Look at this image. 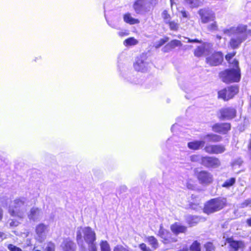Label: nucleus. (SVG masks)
<instances>
[{
  "label": "nucleus",
  "instance_id": "obj_1",
  "mask_svg": "<svg viewBox=\"0 0 251 251\" xmlns=\"http://www.w3.org/2000/svg\"><path fill=\"white\" fill-rule=\"evenodd\" d=\"M223 32L230 37L229 46L233 50L239 48L243 42L251 36V30L248 29L246 25L242 24L225 28Z\"/></svg>",
  "mask_w": 251,
  "mask_h": 251
},
{
  "label": "nucleus",
  "instance_id": "obj_2",
  "mask_svg": "<svg viewBox=\"0 0 251 251\" xmlns=\"http://www.w3.org/2000/svg\"><path fill=\"white\" fill-rule=\"evenodd\" d=\"M28 203L27 198L24 197L18 198L11 202L8 207V212L11 216L22 220L25 216Z\"/></svg>",
  "mask_w": 251,
  "mask_h": 251
},
{
  "label": "nucleus",
  "instance_id": "obj_3",
  "mask_svg": "<svg viewBox=\"0 0 251 251\" xmlns=\"http://www.w3.org/2000/svg\"><path fill=\"white\" fill-rule=\"evenodd\" d=\"M231 64L232 68L226 69L219 74L220 78L226 83L238 82L241 79V71L239 67V62L234 59Z\"/></svg>",
  "mask_w": 251,
  "mask_h": 251
},
{
  "label": "nucleus",
  "instance_id": "obj_4",
  "mask_svg": "<svg viewBox=\"0 0 251 251\" xmlns=\"http://www.w3.org/2000/svg\"><path fill=\"white\" fill-rule=\"evenodd\" d=\"M120 76L125 83L133 85H140L143 83V80L135 73L124 67L119 63L118 65Z\"/></svg>",
  "mask_w": 251,
  "mask_h": 251
},
{
  "label": "nucleus",
  "instance_id": "obj_5",
  "mask_svg": "<svg viewBox=\"0 0 251 251\" xmlns=\"http://www.w3.org/2000/svg\"><path fill=\"white\" fill-rule=\"evenodd\" d=\"M83 237L86 243L95 242L96 236L95 231L90 227H79L76 231V241L77 244L82 245Z\"/></svg>",
  "mask_w": 251,
  "mask_h": 251
},
{
  "label": "nucleus",
  "instance_id": "obj_6",
  "mask_svg": "<svg viewBox=\"0 0 251 251\" xmlns=\"http://www.w3.org/2000/svg\"><path fill=\"white\" fill-rule=\"evenodd\" d=\"M226 204V199L219 197L208 201L204 207V212L209 214L223 209Z\"/></svg>",
  "mask_w": 251,
  "mask_h": 251
},
{
  "label": "nucleus",
  "instance_id": "obj_7",
  "mask_svg": "<svg viewBox=\"0 0 251 251\" xmlns=\"http://www.w3.org/2000/svg\"><path fill=\"white\" fill-rule=\"evenodd\" d=\"M151 66V61L145 54H142L138 56L133 64L135 70L142 73L148 72L150 69Z\"/></svg>",
  "mask_w": 251,
  "mask_h": 251
},
{
  "label": "nucleus",
  "instance_id": "obj_8",
  "mask_svg": "<svg viewBox=\"0 0 251 251\" xmlns=\"http://www.w3.org/2000/svg\"><path fill=\"white\" fill-rule=\"evenodd\" d=\"M239 91V87L237 85L228 86L218 92V98L228 100L232 99Z\"/></svg>",
  "mask_w": 251,
  "mask_h": 251
},
{
  "label": "nucleus",
  "instance_id": "obj_9",
  "mask_svg": "<svg viewBox=\"0 0 251 251\" xmlns=\"http://www.w3.org/2000/svg\"><path fill=\"white\" fill-rule=\"evenodd\" d=\"M198 14L200 16L201 22L203 24L214 21L216 19L214 12L209 8L201 9L199 10Z\"/></svg>",
  "mask_w": 251,
  "mask_h": 251
},
{
  "label": "nucleus",
  "instance_id": "obj_10",
  "mask_svg": "<svg viewBox=\"0 0 251 251\" xmlns=\"http://www.w3.org/2000/svg\"><path fill=\"white\" fill-rule=\"evenodd\" d=\"M158 235L162 239V242L164 244L175 243L177 241L176 238L173 237L170 231L163 228L162 225L160 226Z\"/></svg>",
  "mask_w": 251,
  "mask_h": 251
},
{
  "label": "nucleus",
  "instance_id": "obj_11",
  "mask_svg": "<svg viewBox=\"0 0 251 251\" xmlns=\"http://www.w3.org/2000/svg\"><path fill=\"white\" fill-rule=\"evenodd\" d=\"M201 164L206 168H216L220 166L221 162L218 158L206 156L202 157Z\"/></svg>",
  "mask_w": 251,
  "mask_h": 251
},
{
  "label": "nucleus",
  "instance_id": "obj_12",
  "mask_svg": "<svg viewBox=\"0 0 251 251\" xmlns=\"http://www.w3.org/2000/svg\"><path fill=\"white\" fill-rule=\"evenodd\" d=\"M223 61V54L221 51L215 52L206 58L207 64L212 66L219 65Z\"/></svg>",
  "mask_w": 251,
  "mask_h": 251
},
{
  "label": "nucleus",
  "instance_id": "obj_13",
  "mask_svg": "<svg viewBox=\"0 0 251 251\" xmlns=\"http://www.w3.org/2000/svg\"><path fill=\"white\" fill-rule=\"evenodd\" d=\"M198 179L200 184L208 185L211 183L213 180V175L206 171H201L197 174Z\"/></svg>",
  "mask_w": 251,
  "mask_h": 251
},
{
  "label": "nucleus",
  "instance_id": "obj_14",
  "mask_svg": "<svg viewBox=\"0 0 251 251\" xmlns=\"http://www.w3.org/2000/svg\"><path fill=\"white\" fill-rule=\"evenodd\" d=\"M220 119L222 120H229L236 116V111L232 107H224L219 111Z\"/></svg>",
  "mask_w": 251,
  "mask_h": 251
},
{
  "label": "nucleus",
  "instance_id": "obj_15",
  "mask_svg": "<svg viewBox=\"0 0 251 251\" xmlns=\"http://www.w3.org/2000/svg\"><path fill=\"white\" fill-rule=\"evenodd\" d=\"M147 0H137L134 4L133 8L137 14H141L144 12L149 11L151 6Z\"/></svg>",
  "mask_w": 251,
  "mask_h": 251
},
{
  "label": "nucleus",
  "instance_id": "obj_16",
  "mask_svg": "<svg viewBox=\"0 0 251 251\" xmlns=\"http://www.w3.org/2000/svg\"><path fill=\"white\" fill-rule=\"evenodd\" d=\"M204 151L209 154H221L226 151L225 146L223 144L206 145L204 148Z\"/></svg>",
  "mask_w": 251,
  "mask_h": 251
},
{
  "label": "nucleus",
  "instance_id": "obj_17",
  "mask_svg": "<svg viewBox=\"0 0 251 251\" xmlns=\"http://www.w3.org/2000/svg\"><path fill=\"white\" fill-rule=\"evenodd\" d=\"M231 128L229 123H217L212 126V130L221 134H226Z\"/></svg>",
  "mask_w": 251,
  "mask_h": 251
},
{
  "label": "nucleus",
  "instance_id": "obj_18",
  "mask_svg": "<svg viewBox=\"0 0 251 251\" xmlns=\"http://www.w3.org/2000/svg\"><path fill=\"white\" fill-rule=\"evenodd\" d=\"M227 242L229 244L230 251H243L245 245L242 241L234 240L231 238H228Z\"/></svg>",
  "mask_w": 251,
  "mask_h": 251
},
{
  "label": "nucleus",
  "instance_id": "obj_19",
  "mask_svg": "<svg viewBox=\"0 0 251 251\" xmlns=\"http://www.w3.org/2000/svg\"><path fill=\"white\" fill-rule=\"evenodd\" d=\"M46 226L43 224H40L36 227V239L40 242H42L46 237L45 230Z\"/></svg>",
  "mask_w": 251,
  "mask_h": 251
},
{
  "label": "nucleus",
  "instance_id": "obj_20",
  "mask_svg": "<svg viewBox=\"0 0 251 251\" xmlns=\"http://www.w3.org/2000/svg\"><path fill=\"white\" fill-rule=\"evenodd\" d=\"M42 216V211L40 209L37 207H32L27 214L30 221L33 222L40 220Z\"/></svg>",
  "mask_w": 251,
  "mask_h": 251
},
{
  "label": "nucleus",
  "instance_id": "obj_21",
  "mask_svg": "<svg viewBox=\"0 0 251 251\" xmlns=\"http://www.w3.org/2000/svg\"><path fill=\"white\" fill-rule=\"evenodd\" d=\"M63 251H75L76 245L70 238L65 239L61 243Z\"/></svg>",
  "mask_w": 251,
  "mask_h": 251
},
{
  "label": "nucleus",
  "instance_id": "obj_22",
  "mask_svg": "<svg viewBox=\"0 0 251 251\" xmlns=\"http://www.w3.org/2000/svg\"><path fill=\"white\" fill-rule=\"evenodd\" d=\"M171 231L175 234L178 235L179 233H184L187 231V227L182 225L180 223L176 222L172 225L170 227Z\"/></svg>",
  "mask_w": 251,
  "mask_h": 251
},
{
  "label": "nucleus",
  "instance_id": "obj_23",
  "mask_svg": "<svg viewBox=\"0 0 251 251\" xmlns=\"http://www.w3.org/2000/svg\"><path fill=\"white\" fill-rule=\"evenodd\" d=\"M205 145V141L203 140H194L189 142L187 144L188 147L192 150H198L202 149Z\"/></svg>",
  "mask_w": 251,
  "mask_h": 251
},
{
  "label": "nucleus",
  "instance_id": "obj_24",
  "mask_svg": "<svg viewBox=\"0 0 251 251\" xmlns=\"http://www.w3.org/2000/svg\"><path fill=\"white\" fill-rule=\"evenodd\" d=\"M123 19L125 22L131 25L137 24L140 23L138 19L133 18L129 13L124 15Z\"/></svg>",
  "mask_w": 251,
  "mask_h": 251
},
{
  "label": "nucleus",
  "instance_id": "obj_25",
  "mask_svg": "<svg viewBox=\"0 0 251 251\" xmlns=\"http://www.w3.org/2000/svg\"><path fill=\"white\" fill-rule=\"evenodd\" d=\"M203 138L211 142H219L222 140V136L213 133L207 134L204 136Z\"/></svg>",
  "mask_w": 251,
  "mask_h": 251
},
{
  "label": "nucleus",
  "instance_id": "obj_26",
  "mask_svg": "<svg viewBox=\"0 0 251 251\" xmlns=\"http://www.w3.org/2000/svg\"><path fill=\"white\" fill-rule=\"evenodd\" d=\"M203 0H184V4L191 8H197L201 5Z\"/></svg>",
  "mask_w": 251,
  "mask_h": 251
},
{
  "label": "nucleus",
  "instance_id": "obj_27",
  "mask_svg": "<svg viewBox=\"0 0 251 251\" xmlns=\"http://www.w3.org/2000/svg\"><path fill=\"white\" fill-rule=\"evenodd\" d=\"M147 241L149 244L151 246L152 248L156 250L159 247V243L157 240L153 236H148Z\"/></svg>",
  "mask_w": 251,
  "mask_h": 251
},
{
  "label": "nucleus",
  "instance_id": "obj_28",
  "mask_svg": "<svg viewBox=\"0 0 251 251\" xmlns=\"http://www.w3.org/2000/svg\"><path fill=\"white\" fill-rule=\"evenodd\" d=\"M205 51L206 49L204 46H198L194 51V55L198 57H201L204 54Z\"/></svg>",
  "mask_w": 251,
  "mask_h": 251
},
{
  "label": "nucleus",
  "instance_id": "obj_29",
  "mask_svg": "<svg viewBox=\"0 0 251 251\" xmlns=\"http://www.w3.org/2000/svg\"><path fill=\"white\" fill-rule=\"evenodd\" d=\"M178 12L180 14L179 17L182 21L183 22H187L190 19V15L188 12L186 11L184 9L179 10Z\"/></svg>",
  "mask_w": 251,
  "mask_h": 251
},
{
  "label": "nucleus",
  "instance_id": "obj_30",
  "mask_svg": "<svg viewBox=\"0 0 251 251\" xmlns=\"http://www.w3.org/2000/svg\"><path fill=\"white\" fill-rule=\"evenodd\" d=\"M138 43V40L135 39L134 37H129L124 41V45L125 46L127 47L135 45L137 44Z\"/></svg>",
  "mask_w": 251,
  "mask_h": 251
},
{
  "label": "nucleus",
  "instance_id": "obj_31",
  "mask_svg": "<svg viewBox=\"0 0 251 251\" xmlns=\"http://www.w3.org/2000/svg\"><path fill=\"white\" fill-rule=\"evenodd\" d=\"M186 221L190 226H193L198 222V219L196 216L189 215L187 217Z\"/></svg>",
  "mask_w": 251,
  "mask_h": 251
},
{
  "label": "nucleus",
  "instance_id": "obj_32",
  "mask_svg": "<svg viewBox=\"0 0 251 251\" xmlns=\"http://www.w3.org/2000/svg\"><path fill=\"white\" fill-rule=\"evenodd\" d=\"M166 24L169 25L170 29L171 30L177 31L179 27V24L178 23L177 21L170 20Z\"/></svg>",
  "mask_w": 251,
  "mask_h": 251
},
{
  "label": "nucleus",
  "instance_id": "obj_33",
  "mask_svg": "<svg viewBox=\"0 0 251 251\" xmlns=\"http://www.w3.org/2000/svg\"><path fill=\"white\" fill-rule=\"evenodd\" d=\"M236 182V179L234 177H231L229 179H227L223 184L222 187L225 188H229L233 185Z\"/></svg>",
  "mask_w": 251,
  "mask_h": 251
},
{
  "label": "nucleus",
  "instance_id": "obj_34",
  "mask_svg": "<svg viewBox=\"0 0 251 251\" xmlns=\"http://www.w3.org/2000/svg\"><path fill=\"white\" fill-rule=\"evenodd\" d=\"M191 251H201V244L198 241H195L190 247Z\"/></svg>",
  "mask_w": 251,
  "mask_h": 251
},
{
  "label": "nucleus",
  "instance_id": "obj_35",
  "mask_svg": "<svg viewBox=\"0 0 251 251\" xmlns=\"http://www.w3.org/2000/svg\"><path fill=\"white\" fill-rule=\"evenodd\" d=\"M100 247L101 251H111L110 245L106 241H102Z\"/></svg>",
  "mask_w": 251,
  "mask_h": 251
},
{
  "label": "nucleus",
  "instance_id": "obj_36",
  "mask_svg": "<svg viewBox=\"0 0 251 251\" xmlns=\"http://www.w3.org/2000/svg\"><path fill=\"white\" fill-rule=\"evenodd\" d=\"M170 47L173 49L177 47H180L182 46L181 42L178 40H173L169 43H168Z\"/></svg>",
  "mask_w": 251,
  "mask_h": 251
},
{
  "label": "nucleus",
  "instance_id": "obj_37",
  "mask_svg": "<svg viewBox=\"0 0 251 251\" xmlns=\"http://www.w3.org/2000/svg\"><path fill=\"white\" fill-rule=\"evenodd\" d=\"M162 17L165 24H167L171 20L170 15L168 14L167 10H164L162 13Z\"/></svg>",
  "mask_w": 251,
  "mask_h": 251
},
{
  "label": "nucleus",
  "instance_id": "obj_38",
  "mask_svg": "<svg viewBox=\"0 0 251 251\" xmlns=\"http://www.w3.org/2000/svg\"><path fill=\"white\" fill-rule=\"evenodd\" d=\"M106 22L107 24L112 28H115V29H118L119 27L118 22L119 20H117L116 22L110 21L108 19H106Z\"/></svg>",
  "mask_w": 251,
  "mask_h": 251
},
{
  "label": "nucleus",
  "instance_id": "obj_39",
  "mask_svg": "<svg viewBox=\"0 0 251 251\" xmlns=\"http://www.w3.org/2000/svg\"><path fill=\"white\" fill-rule=\"evenodd\" d=\"M207 26V29L210 31H216L218 29L217 22L214 20Z\"/></svg>",
  "mask_w": 251,
  "mask_h": 251
},
{
  "label": "nucleus",
  "instance_id": "obj_40",
  "mask_svg": "<svg viewBox=\"0 0 251 251\" xmlns=\"http://www.w3.org/2000/svg\"><path fill=\"white\" fill-rule=\"evenodd\" d=\"M88 245L89 251H97V247L95 242H91L90 243H86Z\"/></svg>",
  "mask_w": 251,
  "mask_h": 251
},
{
  "label": "nucleus",
  "instance_id": "obj_41",
  "mask_svg": "<svg viewBox=\"0 0 251 251\" xmlns=\"http://www.w3.org/2000/svg\"><path fill=\"white\" fill-rule=\"evenodd\" d=\"M113 251H130L128 248L124 247L123 246L121 245H118L116 246L114 249Z\"/></svg>",
  "mask_w": 251,
  "mask_h": 251
},
{
  "label": "nucleus",
  "instance_id": "obj_42",
  "mask_svg": "<svg viewBox=\"0 0 251 251\" xmlns=\"http://www.w3.org/2000/svg\"><path fill=\"white\" fill-rule=\"evenodd\" d=\"M54 250H55L54 244L50 242L47 244L45 251H54Z\"/></svg>",
  "mask_w": 251,
  "mask_h": 251
},
{
  "label": "nucleus",
  "instance_id": "obj_43",
  "mask_svg": "<svg viewBox=\"0 0 251 251\" xmlns=\"http://www.w3.org/2000/svg\"><path fill=\"white\" fill-rule=\"evenodd\" d=\"M202 157L199 155H193L191 156L190 159L192 162H199L201 164V159Z\"/></svg>",
  "mask_w": 251,
  "mask_h": 251
},
{
  "label": "nucleus",
  "instance_id": "obj_44",
  "mask_svg": "<svg viewBox=\"0 0 251 251\" xmlns=\"http://www.w3.org/2000/svg\"><path fill=\"white\" fill-rule=\"evenodd\" d=\"M8 249L10 251H22V250L13 244H9L7 246Z\"/></svg>",
  "mask_w": 251,
  "mask_h": 251
},
{
  "label": "nucleus",
  "instance_id": "obj_45",
  "mask_svg": "<svg viewBox=\"0 0 251 251\" xmlns=\"http://www.w3.org/2000/svg\"><path fill=\"white\" fill-rule=\"evenodd\" d=\"M169 40L168 37H165L164 38H162L159 40L158 42V45L157 46V47H160L167 42Z\"/></svg>",
  "mask_w": 251,
  "mask_h": 251
},
{
  "label": "nucleus",
  "instance_id": "obj_46",
  "mask_svg": "<svg viewBox=\"0 0 251 251\" xmlns=\"http://www.w3.org/2000/svg\"><path fill=\"white\" fill-rule=\"evenodd\" d=\"M235 52L228 53L225 56L226 59L228 62V63L230 64V66L232 65V62H230V60L231 58L235 55Z\"/></svg>",
  "mask_w": 251,
  "mask_h": 251
},
{
  "label": "nucleus",
  "instance_id": "obj_47",
  "mask_svg": "<svg viewBox=\"0 0 251 251\" xmlns=\"http://www.w3.org/2000/svg\"><path fill=\"white\" fill-rule=\"evenodd\" d=\"M139 248L142 251H151V249L144 243L140 244Z\"/></svg>",
  "mask_w": 251,
  "mask_h": 251
},
{
  "label": "nucleus",
  "instance_id": "obj_48",
  "mask_svg": "<svg viewBox=\"0 0 251 251\" xmlns=\"http://www.w3.org/2000/svg\"><path fill=\"white\" fill-rule=\"evenodd\" d=\"M204 247L206 249V251H212L213 249V244L211 242H208L205 244Z\"/></svg>",
  "mask_w": 251,
  "mask_h": 251
},
{
  "label": "nucleus",
  "instance_id": "obj_49",
  "mask_svg": "<svg viewBox=\"0 0 251 251\" xmlns=\"http://www.w3.org/2000/svg\"><path fill=\"white\" fill-rule=\"evenodd\" d=\"M20 222L17 220H12L9 223V226L10 227H16L19 225Z\"/></svg>",
  "mask_w": 251,
  "mask_h": 251
},
{
  "label": "nucleus",
  "instance_id": "obj_50",
  "mask_svg": "<svg viewBox=\"0 0 251 251\" xmlns=\"http://www.w3.org/2000/svg\"><path fill=\"white\" fill-rule=\"evenodd\" d=\"M172 50L169 44H167L162 49V51L164 52H169Z\"/></svg>",
  "mask_w": 251,
  "mask_h": 251
},
{
  "label": "nucleus",
  "instance_id": "obj_51",
  "mask_svg": "<svg viewBox=\"0 0 251 251\" xmlns=\"http://www.w3.org/2000/svg\"><path fill=\"white\" fill-rule=\"evenodd\" d=\"M251 203V199H249L246 200L244 202H243L242 204V207H245L249 205Z\"/></svg>",
  "mask_w": 251,
  "mask_h": 251
},
{
  "label": "nucleus",
  "instance_id": "obj_52",
  "mask_svg": "<svg viewBox=\"0 0 251 251\" xmlns=\"http://www.w3.org/2000/svg\"><path fill=\"white\" fill-rule=\"evenodd\" d=\"M151 7L153 6L157 2L158 0H147Z\"/></svg>",
  "mask_w": 251,
  "mask_h": 251
},
{
  "label": "nucleus",
  "instance_id": "obj_53",
  "mask_svg": "<svg viewBox=\"0 0 251 251\" xmlns=\"http://www.w3.org/2000/svg\"><path fill=\"white\" fill-rule=\"evenodd\" d=\"M187 42H188V43H200L201 41L197 39H190L188 38V41Z\"/></svg>",
  "mask_w": 251,
  "mask_h": 251
},
{
  "label": "nucleus",
  "instance_id": "obj_54",
  "mask_svg": "<svg viewBox=\"0 0 251 251\" xmlns=\"http://www.w3.org/2000/svg\"><path fill=\"white\" fill-rule=\"evenodd\" d=\"M5 238H6V235L4 233L0 232V239L2 240Z\"/></svg>",
  "mask_w": 251,
  "mask_h": 251
},
{
  "label": "nucleus",
  "instance_id": "obj_55",
  "mask_svg": "<svg viewBox=\"0 0 251 251\" xmlns=\"http://www.w3.org/2000/svg\"><path fill=\"white\" fill-rule=\"evenodd\" d=\"M3 217V210L0 206V221L2 220Z\"/></svg>",
  "mask_w": 251,
  "mask_h": 251
},
{
  "label": "nucleus",
  "instance_id": "obj_56",
  "mask_svg": "<svg viewBox=\"0 0 251 251\" xmlns=\"http://www.w3.org/2000/svg\"><path fill=\"white\" fill-rule=\"evenodd\" d=\"M177 251H188V248L187 246L183 247Z\"/></svg>",
  "mask_w": 251,
  "mask_h": 251
},
{
  "label": "nucleus",
  "instance_id": "obj_57",
  "mask_svg": "<svg viewBox=\"0 0 251 251\" xmlns=\"http://www.w3.org/2000/svg\"><path fill=\"white\" fill-rule=\"evenodd\" d=\"M247 223L250 226H251V218L247 220Z\"/></svg>",
  "mask_w": 251,
  "mask_h": 251
},
{
  "label": "nucleus",
  "instance_id": "obj_58",
  "mask_svg": "<svg viewBox=\"0 0 251 251\" xmlns=\"http://www.w3.org/2000/svg\"><path fill=\"white\" fill-rule=\"evenodd\" d=\"M118 34L120 36H124L125 35V33L124 32H119L118 33Z\"/></svg>",
  "mask_w": 251,
  "mask_h": 251
},
{
  "label": "nucleus",
  "instance_id": "obj_59",
  "mask_svg": "<svg viewBox=\"0 0 251 251\" xmlns=\"http://www.w3.org/2000/svg\"><path fill=\"white\" fill-rule=\"evenodd\" d=\"M170 0L171 6H172L173 4L175 3L174 1V0Z\"/></svg>",
  "mask_w": 251,
  "mask_h": 251
},
{
  "label": "nucleus",
  "instance_id": "obj_60",
  "mask_svg": "<svg viewBox=\"0 0 251 251\" xmlns=\"http://www.w3.org/2000/svg\"><path fill=\"white\" fill-rule=\"evenodd\" d=\"M217 38L218 39H219V40H220V39H221V38H222V37H221V36L217 35Z\"/></svg>",
  "mask_w": 251,
  "mask_h": 251
},
{
  "label": "nucleus",
  "instance_id": "obj_61",
  "mask_svg": "<svg viewBox=\"0 0 251 251\" xmlns=\"http://www.w3.org/2000/svg\"><path fill=\"white\" fill-rule=\"evenodd\" d=\"M41 58V57L39 56V57H36L34 59V61H36L37 59H40Z\"/></svg>",
  "mask_w": 251,
  "mask_h": 251
},
{
  "label": "nucleus",
  "instance_id": "obj_62",
  "mask_svg": "<svg viewBox=\"0 0 251 251\" xmlns=\"http://www.w3.org/2000/svg\"><path fill=\"white\" fill-rule=\"evenodd\" d=\"M175 125H174L172 126V128H171V130H173V128L175 127Z\"/></svg>",
  "mask_w": 251,
  "mask_h": 251
},
{
  "label": "nucleus",
  "instance_id": "obj_63",
  "mask_svg": "<svg viewBox=\"0 0 251 251\" xmlns=\"http://www.w3.org/2000/svg\"><path fill=\"white\" fill-rule=\"evenodd\" d=\"M80 251H86L84 248H82Z\"/></svg>",
  "mask_w": 251,
  "mask_h": 251
},
{
  "label": "nucleus",
  "instance_id": "obj_64",
  "mask_svg": "<svg viewBox=\"0 0 251 251\" xmlns=\"http://www.w3.org/2000/svg\"><path fill=\"white\" fill-rule=\"evenodd\" d=\"M182 89L183 90H184L185 91V92H186V93H187V92H188L185 90V88H182Z\"/></svg>",
  "mask_w": 251,
  "mask_h": 251
}]
</instances>
